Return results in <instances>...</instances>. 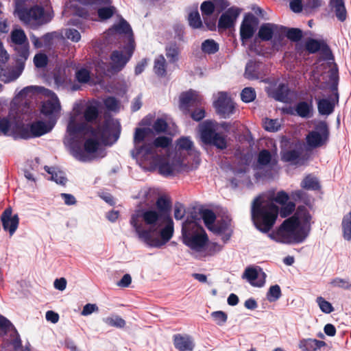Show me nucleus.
<instances>
[{
    "instance_id": "nucleus-17",
    "label": "nucleus",
    "mask_w": 351,
    "mask_h": 351,
    "mask_svg": "<svg viewBox=\"0 0 351 351\" xmlns=\"http://www.w3.org/2000/svg\"><path fill=\"white\" fill-rule=\"evenodd\" d=\"M214 107L216 111L222 117L226 118L233 113L234 104L230 97L226 93L220 92L215 96Z\"/></svg>"
},
{
    "instance_id": "nucleus-35",
    "label": "nucleus",
    "mask_w": 351,
    "mask_h": 351,
    "mask_svg": "<svg viewBox=\"0 0 351 351\" xmlns=\"http://www.w3.org/2000/svg\"><path fill=\"white\" fill-rule=\"evenodd\" d=\"M104 322L110 326L122 328L125 325V321L118 315H111L103 319Z\"/></svg>"
},
{
    "instance_id": "nucleus-54",
    "label": "nucleus",
    "mask_w": 351,
    "mask_h": 351,
    "mask_svg": "<svg viewBox=\"0 0 351 351\" xmlns=\"http://www.w3.org/2000/svg\"><path fill=\"white\" fill-rule=\"evenodd\" d=\"M99 308L95 304H86L81 312L83 316H88L94 312H98Z\"/></svg>"
},
{
    "instance_id": "nucleus-61",
    "label": "nucleus",
    "mask_w": 351,
    "mask_h": 351,
    "mask_svg": "<svg viewBox=\"0 0 351 351\" xmlns=\"http://www.w3.org/2000/svg\"><path fill=\"white\" fill-rule=\"evenodd\" d=\"M10 326V322L4 317L0 315V336L4 334Z\"/></svg>"
},
{
    "instance_id": "nucleus-53",
    "label": "nucleus",
    "mask_w": 351,
    "mask_h": 351,
    "mask_svg": "<svg viewBox=\"0 0 351 351\" xmlns=\"http://www.w3.org/2000/svg\"><path fill=\"white\" fill-rule=\"evenodd\" d=\"M104 104L106 107L110 110L115 111L119 108V104L118 101L114 97H108L105 99Z\"/></svg>"
},
{
    "instance_id": "nucleus-28",
    "label": "nucleus",
    "mask_w": 351,
    "mask_h": 351,
    "mask_svg": "<svg viewBox=\"0 0 351 351\" xmlns=\"http://www.w3.org/2000/svg\"><path fill=\"white\" fill-rule=\"evenodd\" d=\"M307 50L311 53H315L321 49L326 59L330 60L331 52L324 43L316 40H309L306 44Z\"/></svg>"
},
{
    "instance_id": "nucleus-49",
    "label": "nucleus",
    "mask_w": 351,
    "mask_h": 351,
    "mask_svg": "<svg viewBox=\"0 0 351 351\" xmlns=\"http://www.w3.org/2000/svg\"><path fill=\"white\" fill-rule=\"evenodd\" d=\"M65 36L73 42H78L81 39L79 32L74 29H66L64 32Z\"/></svg>"
},
{
    "instance_id": "nucleus-8",
    "label": "nucleus",
    "mask_w": 351,
    "mask_h": 351,
    "mask_svg": "<svg viewBox=\"0 0 351 351\" xmlns=\"http://www.w3.org/2000/svg\"><path fill=\"white\" fill-rule=\"evenodd\" d=\"M182 241L193 252L203 256L212 255L219 252L222 247L217 243L211 246L213 252H206L208 237L204 228L193 217H187L182 226Z\"/></svg>"
},
{
    "instance_id": "nucleus-50",
    "label": "nucleus",
    "mask_w": 351,
    "mask_h": 351,
    "mask_svg": "<svg viewBox=\"0 0 351 351\" xmlns=\"http://www.w3.org/2000/svg\"><path fill=\"white\" fill-rule=\"evenodd\" d=\"M166 56L170 61L175 62L178 60V49L175 45H171L166 49Z\"/></svg>"
},
{
    "instance_id": "nucleus-13",
    "label": "nucleus",
    "mask_w": 351,
    "mask_h": 351,
    "mask_svg": "<svg viewBox=\"0 0 351 351\" xmlns=\"http://www.w3.org/2000/svg\"><path fill=\"white\" fill-rule=\"evenodd\" d=\"M110 3V0H86L84 1H80V3L84 6L80 10V8L77 10V14L86 17L88 11L97 10L98 16L101 20H105L110 18L114 12V8L112 6L103 8V5H108Z\"/></svg>"
},
{
    "instance_id": "nucleus-43",
    "label": "nucleus",
    "mask_w": 351,
    "mask_h": 351,
    "mask_svg": "<svg viewBox=\"0 0 351 351\" xmlns=\"http://www.w3.org/2000/svg\"><path fill=\"white\" fill-rule=\"evenodd\" d=\"M210 316L218 326H223L228 319V315L222 311H214L211 313Z\"/></svg>"
},
{
    "instance_id": "nucleus-23",
    "label": "nucleus",
    "mask_w": 351,
    "mask_h": 351,
    "mask_svg": "<svg viewBox=\"0 0 351 351\" xmlns=\"http://www.w3.org/2000/svg\"><path fill=\"white\" fill-rule=\"evenodd\" d=\"M202 99V96L195 90H190L183 93L180 96V108L187 112L189 107L201 102Z\"/></svg>"
},
{
    "instance_id": "nucleus-48",
    "label": "nucleus",
    "mask_w": 351,
    "mask_h": 351,
    "mask_svg": "<svg viewBox=\"0 0 351 351\" xmlns=\"http://www.w3.org/2000/svg\"><path fill=\"white\" fill-rule=\"evenodd\" d=\"M75 77L79 82L86 83L90 79V72L86 69L82 68L76 72Z\"/></svg>"
},
{
    "instance_id": "nucleus-31",
    "label": "nucleus",
    "mask_w": 351,
    "mask_h": 351,
    "mask_svg": "<svg viewBox=\"0 0 351 351\" xmlns=\"http://www.w3.org/2000/svg\"><path fill=\"white\" fill-rule=\"evenodd\" d=\"M45 169L51 174V180L56 182L57 184L64 185L66 182V178L64 176V172L58 170L54 168H49L45 167Z\"/></svg>"
},
{
    "instance_id": "nucleus-5",
    "label": "nucleus",
    "mask_w": 351,
    "mask_h": 351,
    "mask_svg": "<svg viewBox=\"0 0 351 351\" xmlns=\"http://www.w3.org/2000/svg\"><path fill=\"white\" fill-rule=\"evenodd\" d=\"M154 132L150 128H137L134 134V148L132 154L141 165H156V149L167 148L171 142L170 137L160 136L154 137Z\"/></svg>"
},
{
    "instance_id": "nucleus-55",
    "label": "nucleus",
    "mask_w": 351,
    "mask_h": 351,
    "mask_svg": "<svg viewBox=\"0 0 351 351\" xmlns=\"http://www.w3.org/2000/svg\"><path fill=\"white\" fill-rule=\"evenodd\" d=\"M34 62L37 67H43L47 64V58L45 54L38 53L35 56Z\"/></svg>"
},
{
    "instance_id": "nucleus-15",
    "label": "nucleus",
    "mask_w": 351,
    "mask_h": 351,
    "mask_svg": "<svg viewBox=\"0 0 351 351\" xmlns=\"http://www.w3.org/2000/svg\"><path fill=\"white\" fill-rule=\"evenodd\" d=\"M328 135L327 125L324 122H319L315 130L306 136L307 145L312 148L321 147L326 143Z\"/></svg>"
},
{
    "instance_id": "nucleus-11",
    "label": "nucleus",
    "mask_w": 351,
    "mask_h": 351,
    "mask_svg": "<svg viewBox=\"0 0 351 351\" xmlns=\"http://www.w3.org/2000/svg\"><path fill=\"white\" fill-rule=\"evenodd\" d=\"M16 13L21 21L32 27L45 24L52 18L50 14L45 13L41 7L37 5L29 10L16 9Z\"/></svg>"
},
{
    "instance_id": "nucleus-47",
    "label": "nucleus",
    "mask_w": 351,
    "mask_h": 351,
    "mask_svg": "<svg viewBox=\"0 0 351 351\" xmlns=\"http://www.w3.org/2000/svg\"><path fill=\"white\" fill-rule=\"evenodd\" d=\"M21 74V69L13 71L11 75H8L3 71H0V80L5 83H9L16 80Z\"/></svg>"
},
{
    "instance_id": "nucleus-29",
    "label": "nucleus",
    "mask_w": 351,
    "mask_h": 351,
    "mask_svg": "<svg viewBox=\"0 0 351 351\" xmlns=\"http://www.w3.org/2000/svg\"><path fill=\"white\" fill-rule=\"evenodd\" d=\"M326 343L315 339H302L299 343V348L303 351H315L326 346Z\"/></svg>"
},
{
    "instance_id": "nucleus-1",
    "label": "nucleus",
    "mask_w": 351,
    "mask_h": 351,
    "mask_svg": "<svg viewBox=\"0 0 351 351\" xmlns=\"http://www.w3.org/2000/svg\"><path fill=\"white\" fill-rule=\"evenodd\" d=\"M97 116L96 103L89 104L83 113L75 107L70 115L64 143L72 156L80 161L88 162L103 157L100 143L112 144L119 138L121 125L117 120H107L97 130L88 128V123L95 120Z\"/></svg>"
},
{
    "instance_id": "nucleus-4",
    "label": "nucleus",
    "mask_w": 351,
    "mask_h": 351,
    "mask_svg": "<svg viewBox=\"0 0 351 351\" xmlns=\"http://www.w3.org/2000/svg\"><path fill=\"white\" fill-rule=\"evenodd\" d=\"M289 199L287 193L269 191L257 197L252 205V217L256 227L263 232H269L278 217V208L274 202L285 204Z\"/></svg>"
},
{
    "instance_id": "nucleus-6",
    "label": "nucleus",
    "mask_w": 351,
    "mask_h": 351,
    "mask_svg": "<svg viewBox=\"0 0 351 351\" xmlns=\"http://www.w3.org/2000/svg\"><path fill=\"white\" fill-rule=\"evenodd\" d=\"M38 93L44 96L41 112L48 117L51 122L56 123L59 117L61 110L60 101L57 96L51 90L42 86H30L22 89L13 99L10 104V116L12 117L19 104H22L21 112L27 113L29 110L28 101L35 94Z\"/></svg>"
},
{
    "instance_id": "nucleus-45",
    "label": "nucleus",
    "mask_w": 351,
    "mask_h": 351,
    "mask_svg": "<svg viewBox=\"0 0 351 351\" xmlns=\"http://www.w3.org/2000/svg\"><path fill=\"white\" fill-rule=\"evenodd\" d=\"M280 122L278 119H266L263 122L264 128L269 132H276L280 128Z\"/></svg>"
},
{
    "instance_id": "nucleus-40",
    "label": "nucleus",
    "mask_w": 351,
    "mask_h": 351,
    "mask_svg": "<svg viewBox=\"0 0 351 351\" xmlns=\"http://www.w3.org/2000/svg\"><path fill=\"white\" fill-rule=\"evenodd\" d=\"M301 185L302 187L311 190H317L320 187L319 181L317 180V178L312 176H306L302 181Z\"/></svg>"
},
{
    "instance_id": "nucleus-26",
    "label": "nucleus",
    "mask_w": 351,
    "mask_h": 351,
    "mask_svg": "<svg viewBox=\"0 0 351 351\" xmlns=\"http://www.w3.org/2000/svg\"><path fill=\"white\" fill-rule=\"evenodd\" d=\"M278 162V155L276 150L272 152L263 149L258 155L257 164L255 166L256 169H261L266 166H272Z\"/></svg>"
},
{
    "instance_id": "nucleus-3",
    "label": "nucleus",
    "mask_w": 351,
    "mask_h": 351,
    "mask_svg": "<svg viewBox=\"0 0 351 351\" xmlns=\"http://www.w3.org/2000/svg\"><path fill=\"white\" fill-rule=\"evenodd\" d=\"M312 223V217L304 206L298 208L291 217L284 221L276 231L269 234V237L282 243H299L308 237Z\"/></svg>"
},
{
    "instance_id": "nucleus-41",
    "label": "nucleus",
    "mask_w": 351,
    "mask_h": 351,
    "mask_svg": "<svg viewBox=\"0 0 351 351\" xmlns=\"http://www.w3.org/2000/svg\"><path fill=\"white\" fill-rule=\"evenodd\" d=\"M202 49L207 53H214L219 49V46L213 40H206L202 44Z\"/></svg>"
},
{
    "instance_id": "nucleus-36",
    "label": "nucleus",
    "mask_w": 351,
    "mask_h": 351,
    "mask_svg": "<svg viewBox=\"0 0 351 351\" xmlns=\"http://www.w3.org/2000/svg\"><path fill=\"white\" fill-rule=\"evenodd\" d=\"M315 302L318 305L320 311L324 313L330 314L335 310L332 304L322 296L317 297Z\"/></svg>"
},
{
    "instance_id": "nucleus-64",
    "label": "nucleus",
    "mask_w": 351,
    "mask_h": 351,
    "mask_svg": "<svg viewBox=\"0 0 351 351\" xmlns=\"http://www.w3.org/2000/svg\"><path fill=\"white\" fill-rule=\"evenodd\" d=\"M46 319L53 324H56L59 320V315L58 313L52 311H48L45 315Z\"/></svg>"
},
{
    "instance_id": "nucleus-33",
    "label": "nucleus",
    "mask_w": 351,
    "mask_h": 351,
    "mask_svg": "<svg viewBox=\"0 0 351 351\" xmlns=\"http://www.w3.org/2000/svg\"><path fill=\"white\" fill-rule=\"evenodd\" d=\"M313 110L312 102L301 101L295 107L297 114L302 117H308Z\"/></svg>"
},
{
    "instance_id": "nucleus-63",
    "label": "nucleus",
    "mask_w": 351,
    "mask_h": 351,
    "mask_svg": "<svg viewBox=\"0 0 351 351\" xmlns=\"http://www.w3.org/2000/svg\"><path fill=\"white\" fill-rule=\"evenodd\" d=\"M54 287L60 291H64L66 287V280L64 278L56 279L53 283Z\"/></svg>"
},
{
    "instance_id": "nucleus-16",
    "label": "nucleus",
    "mask_w": 351,
    "mask_h": 351,
    "mask_svg": "<svg viewBox=\"0 0 351 351\" xmlns=\"http://www.w3.org/2000/svg\"><path fill=\"white\" fill-rule=\"evenodd\" d=\"M258 25V20L252 14L248 13L245 15L240 27V36L243 45L254 36Z\"/></svg>"
},
{
    "instance_id": "nucleus-57",
    "label": "nucleus",
    "mask_w": 351,
    "mask_h": 351,
    "mask_svg": "<svg viewBox=\"0 0 351 351\" xmlns=\"http://www.w3.org/2000/svg\"><path fill=\"white\" fill-rule=\"evenodd\" d=\"M185 215V208L183 206L179 204L176 205L174 207L173 215L176 219H182Z\"/></svg>"
},
{
    "instance_id": "nucleus-18",
    "label": "nucleus",
    "mask_w": 351,
    "mask_h": 351,
    "mask_svg": "<svg viewBox=\"0 0 351 351\" xmlns=\"http://www.w3.org/2000/svg\"><path fill=\"white\" fill-rule=\"evenodd\" d=\"M242 278L253 287H262L265 284L266 274L259 267H249L245 269Z\"/></svg>"
},
{
    "instance_id": "nucleus-38",
    "label": "nucleus",
    "mask_w": 351,
    "mask_h": 351,
    "mask_svg": "<svg viewBox=\"0 0 351 351\" xmlns=\"http://www.w3.org/2000/svg\"><path fill=\"white\" fill-rule=\"evenodd\" d=\"M168 125L167 121L162 119H157L152 125L151 130L154 132V136L161 133H165L167 130Z\"/></svg>"
},
{
    "instance_id": "nucleus-19",
    "label": "nucleus",
    "mask_w": 351,
    "mask_h": 351,
    "mask_svg": "<svg viewBox=\"0 0 351 351\" xmlns=\"http://www.w3.org/2000/svg\"><path fill=\"white\" fill-rule=\"evenodd\" d=\"M283 31L282 26L274 23H264L258 30V37L263 40H269L274 38V41L280 40V32Z\"/></svg>"
},
{
    "instance_id": "nucleus-56",
    "label": "nucleus",
    "mask_w": 351,
    "mask_h": 351,
    "mask_svg": "<svg viewBox=\"0 0 351 351\" xmlns=\"http://www.w3.org/2000/svg\"><path fill=\"white\" fill-rule=\"evenodd\" d=\"M298 157V154L295 150L283 152L282 160L286 162L293 161Z\"/></svg>"
},
{
    "instance_id": "nucleus-2",
    "label": "nucleus",
    "mask_w": 351,
    "mask_h": 351,
    "mask_svg": "<svg viewBox=\"0 0 351 351\" xmlns=\"http://www.w3.org/2000/svg\"><path fill=\"white\" fill-rule=\"evenodd\" d=\"M169 209V202L160 197L156 208L138 210L132 215L130 223L140 241L148 246L160 248L171 239L174 223Z\"/></svg>"
},
{
    "instance_id": "nucleus-39",
    "label": "nucleus",
    "mask_w": 351,
    "mask_h": 351,
    "mask_svg": "<svg viewBox=\"0 0 351 351\" xmlns=\"http://www.w3.org/2000/svg\"><path fill=\"white\" fill-rule=\"evenodd\" d=\"M318 110L322 114H329L333 110V104L327 99H322L318 101Z\"/></svg>"
},
{
    "instance_id": "nucleus-52",
    "label": "nucleus",
    "mask_w": 351,
    "mask_h": 351,
    "mask_svg": "<svg viewBox=\"0 0 351 351\" xmlns=\"http://www.w3.org/2000/svg\"><path fill=\"white\" fill-rule=\"evenodd\" d=\"M215 10V5L210 1H204L201 5V11L203 14L210 15Z\"/></svg>"
},
{
    "instance_id": "nucleus-21",
    "label": "nucleus",
    "mask_w": 351,
    "mask_h": 351,
    "mask_svg": "<svg viewBox=\"0 0 351 351\" xmlns=\"http://www.w3.org/2000/svg\"><path fill=\"white\" fill-rule=\"evenodd\" d=\"M11 40L13 43L21 47L19 51L20 56L23 59L27 60L29 56L28 42L23 30L21 29L13 30L11 33Z\"/></svg>"
},
{
    "instance_id": "nucleus-12",
    "label": "nucleus",
    "mask_w": 351,
    "mask_h": 351,
    "mask_svg": "<svg viewBox=\"0 0 351 351\" xmlns=\"http://www.w3.org/2000/svg\"><path fill=\"white\" fill-rule=\"evenodd\" d=\"M217 125L216 123L206 121L199 126L200 138L202 141L209 145H213L218 149H225L227 146L226 138L217 133Z\"/></svg>"
},
{
    "instance_id": "nucleus-24",
    "label": "nucleus",
    "mask_w": 351,
    "mask_h": 351,
    "mask_svg": "<svg viewBox=\"0 0 351 351\" xmlns=\"http://www.w3.org/2000/svg\"><path fill=\"white\" fill-rule=\"evenodd\" d=\"M212 231L221 237L222 240L227 241L232 234V226L231 219L226 217L218 221Z\"/></svg>"
},
{
    "instance_id": "nucleus-22",
    "label": "nucleus",
    "mask_w": 351,
    "mask_h": 351,
    "mask_svg": "<svg viewBox=\"0 0 351 351\" xmlns=\"http://www.w3.org/2000/svg\"><path fill=\"white\" fill-rule=\"evenodd\" d=\"M1 220L3 228L5 230L8 231L12 236L16 230L19 219L17 215L12 216V210L11 208H6L1 215Z\"/></svg>"
},
{
    "instance_id": "nucleus-37",
    "label": "nucleus",
    "mask_w": 351,
    "mask_h": 351,
    "mask_svg": "<svg viewBox=\"0 0 351 351\" xmlns=\"http://www.w3.org/2000/svg\"><path fill=\"white\" fill-rule=\"evenodd\" d=\"M202 217L206 226L208 228V229L212 231L213 228L216 225V223H215V220L216 218L215 213L210 210H206L202 212Z\"/></svg>"
},
{
    "instance_id": "nucleus-9",
    "label": "nucleus",
    "mask_w": 351,
    "mask_h": 351,
    "mask_svg": "<svg viewBox=\"0 0 351 351\" xmlns=\"http://www.w3.org/2000/svg\"><path fill=\"white\" fill-rule=\"evenodd\" d=\"M144 167L150 170L157 168L158 172L165 176H175L189 169L183 160H180L171 151L164 156H157L156 165H146Z\"/></svg>"
},
{
    "instance_id": "nucleus-34",
    "label": "nucleus",
    "mask_w": 351,
    "mask_h": 351,
    "mask_svg": "<svg viewBox=\"0 0 351 351\" xmlns=\"http://www.w3.org/2000/svg\"><path fill=\"white\" fill-rule=\"evenodd\" d=\"M283 31L280 32V40L287 36L291 40L297 41L302 37V32L299 29H287L282 27Z\"/></svg>"
},
{
    "instance_id": "nucleus-46",
    "label": "nucleus",
    "mask_w": 351,
    "mask_h": 351,
    "mask_svg": "<svg viewBox=\"0 0 351 351\" xmlns=\"http://www.w3.org/2000/svg\"><path fill=\"white\" fill-rule=\"evenodd\" d=\"M189 22L190 25L193 28H199L202 27V23L198 12H192L189 15Z\"/></svg>"
},
{
    "instance_id": "nucleus-30",
    "label": "nucleus",
    "mask_w": 351,
    "mask_h": 351,
    "mask_svg": "<svg viewBox=\"0 0 351 351\" xmlns=\"http://www.w3.org/2000/svg\"><path fill=\"white\" fill-rule=\"evenodd\" d=\"M341 231L344 240L351 241V211L345 215L342 219Z\"/></svg>"
},
{
    "instance_id": "nucleus-51",
    "label": "nucleus",
    "mask_w": 351,
    "mask_h": 351,
    "mask_svg": "<svg viewBox=\"0 0 351 351\" xmlns=\"http://www.w3.org/2000/svg\"><path fill=\"white\" fill-rule=\"evenodd\" d=\"M295 209V204L292 202L286 203L282 204L280 210V215L282 217H286L289 215Z\"/></svg>"
},
{
    "instance_id": "nucleus-14",
    "label": "nucleus",
    "mask_w": 351,
    "mask_h": 351,
    "mask_svg": "<svg viewBox=\"0 0 351 351\" xmlns=\"http://www.w3.org/2000/svg\"><path fill=\"white\" fill-rule=\"evenodd\" d=\"M134 43L130 40L121 50L114 51L110 56V70L112 73L121 71L132 56Z\"/></svg>"
},
{
    "instance_id": "nucleus-62",
    "label": "nucleus",
    "mask_w": 351,
    "mask_h": 351,
    "mask_svg": "<svg viewBox=\"0 0 351 351\" xmlns=\"http://www.w3.org/2000/svg\"><path fill=\"white\" fill-rule=\"evenodd\" d=\"M337 17L341 21H344L346 17V9L344 5H339L335 8Z\"/></svg>"
},
{
    "instance_id": "nucleus-10",
    "label": "nucleus",
    "mask_w": 351,
    "mask_h": 351,
    "mask_svg": "<svg viewBox=\"0 0 351 351\" xmlns=\"http://www.w3.org/2000/svg\"><path fill=\"white\" fill-rule=\"evenodd\" d=\"M180 160H183L189 168L190 159L195 162L199 161V152L196 149L194 143L188 136H182L175 142L174 149L171 151Z\"/></svg>"
},
{
    "instance_id": "nucleus-25",
    "label": "nucleus",
    "mask_w": 351,
    "mask_h": 351,
    "mask_svg": "<svg viewBox=\"0 0 351 351\" xmlns=\"http://www.w3.org/2000/svg\"><path fill=\"white\" fill-rule=\"evenodd\" d=\"M241 10L236 7L229 8L219 18L218 26L219 28L226 29L234 25Z\"/></svg>"
},
{
    "instance_id": "nucleus-32",
    "label": "nucleus",
    "mask_w": 351,
    "mask_h": 351,
    "mask_svg": "<svg viewBox=\"0 0 351 351\" xmlns=\"http://www.w3.org/2000/svg\"><path fill=\"white\" fill-rule=\"evenodd\" d=\"M167 63L163 56H158L154 60V72L158 76H165L166 75Z\"/></svg>"
},
{
    "instance_id": "nucleus-59",
    "label": "nucleus",
    "mask_w": 351,
    "mask_h": 351,
    "mask_svg": "<svg viewBox=\"0 0 351 351\" xmlns=\"http://www.w3.org/2000/svg\"><path fill=\"white\" fill-rule=\"evenodd\" d=\"M148 64V60L147 58L142 59L139 61L135 66L134 72L136 75L141 74L145 69Z\"/></svg>"
},
{
    "instance_id": "nucleus-42",
    "label": "nucleus",
    "mask_w": 351,
    "mask_h": 351,
    "mask_svg": "<svg viewBox=\"0 0 351 351\" xmlns=\"http://www.w3.org/2000/svg\"><path fill=\"white\" fill-rule=\"evenodd\" d=\"M281 296V290L278 285H273L270 287L267 293V299L270 302H275L278 300Z\"/></svg>"
},
{
    "instance_id": "nucleus-58",
    "label": "nucleus",
    "mask_w": 351,
    "mask_h": 351,
    "mask_svg": "<svg viewBox=\"0 0 351 351\" xmlns=\"http://www.w3.org/2000/svg\"><path fill=\"white\" fill-rule=\"evenodd\" d=\"M331 285L333 287H341L344 289H348L350 287L349 282L347 280L339 278L332 280L331 282Z\"/></svg>"
},
{
    "instance_id": "nucleus-44",
    "label": "nucleus",
    "mask_w": 351,
    "mask_h": 351,
    "mask_svg": "<svg viewBox=\"0 0 351 351\" xmlns=\"http://www.w3.org/2000/svg\"><path fill=\"white\" fill-rule=\"evenodd\" d=\"M241 97L245 103L251 102L256 98L255 90L252 88H245L241 93Z\"/></svg>"
},
{
    "instance_id": "nucleus-20",
    "label": "nucleus",
    "mask_w": 351,
    "mask_h": 351,
    "mask_svg": "<svg viewBox=\"0 0 351 351\" xmlns=\"http://www.w3.org/2000/svg\"><path fill=\"white\" fill-rule=\"evenodd\" d=\"M175 348L178 351H193L195 347L194 338L188 334H176L173 337Z\"/></svg>"
},
{
    "instance_id": "nucleus-60",
    "label": "nucleus",
    "mask_w": 351,
    "mask_h": 351,
    "mask_svg": "<svg viewBox=\"0 0 351 351\" xmlns=\"http://www.w3.org/2000/svg\"><path fill=\"white\" fill-rule=\"evenodd\" d=\"M254 66L252 62L246 65L245 75L247 79L252 80L256 78L257 76L254 73Z\"/></svg>"
},
{
    "instance_id": "nucleus-27",
    "label": "nucleus",
    "mask_w": 351,
    "mask_h": 351,
    "mask_svg": "<svg viewBox=\"0 0 351 351\" xmlns=\"http://www.w3.org/2000/svg\"><path fill=\"white\" fill-rule=\"evenodd\" d=\"M110 34H125L128 39V43L130 40L134 41L132 33L129 24L123 19H121L118 24L114 25L109 29ZM134 43V42H133Z\"/></svg>"
},
{
    "instance_id": "nucleus-7",
    "label": "nucleus",
    "mask_w": 351,
    "mask_h": 351,
    "mask_svg": "<svg viewBox=\"0 0 351 351\" xmlns=\"http://www.w3.org/2000/svg\"><path fill=\"white\" fill-rule=\"evenodd\" d=\"M22 104H19L14 114L0 119V134L11 136L15 138H29L42 136L51 130L54 122L49 121L47 124L38 121L31 125L25 126L22 122L21 116L25 113L21 112Z\"/></svg>"
}]
</instances>
